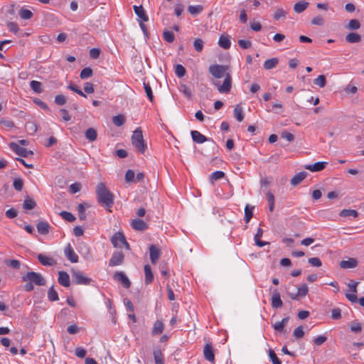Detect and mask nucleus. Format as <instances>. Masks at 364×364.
<instances>
[{
  "label": "nucleus",
  "mask_w": 364,
  "mask_h": 364,
  "mask_svg": "<svg viewBox=\"0 0 364 364\" xmlns=\"http://www.w3.org/2000/svg\"><path fill=\"white\" fill-rule=\"evenodd\" d=\"M96 193L99 203L107 208H111L114 204V196L106 188L103 183H100L97 186Z\"/></svg>",
  "instance_id": "1"
},
{
  "label": "nucleus",
  "mask_w": 364,
  "mask_h": 364,
  "mask_svg": "<svg viewBox=\"0 0 364 364\" xmlns=\"http://www.w3.org/2000/svg\"><path fill=\"white\" fill-rule=\"evenodd\" d=\"M132 143L133 146L141 153L144 154L146 149V144L145 143L142 131L140 127L136 128L132 136Z\"/></svg>",
  "instance_id": "2"
},
{
  "label": "nucleus",
  "mask_w": 364,
  "mask_h": 364,
  "mask_svg": "<svg viewBox=\"0 0 364 364\" xmlns=\"http://www.w3.org/2000/svg\"><path fill=\"white\" fill-rule=\"evenodd\" d=\"M23 282H30L33 285L43 286L46 284V280L43 276L38 272H28L21 277Z\"/></svg>",
  "instance_id": "3"
},
{
  "label": "nucleus",
  "mask_w": 364,
  "mask_h": 364,
  "mask_svg": "<svg viewBox=\"0 0 364 364\" xmlns=\"http://www.w3.org/2000/svg\"><path fill=\"white\" fill-rule=\"evenodd\" d=\"M213 85L217 88L220 93L227 94L230 91L232 87V77L230 73H226L222 84L220 81L215 80L213 82Z\"/></svg>",
  "instance_id": "4"
},
{
  "label": "nucleus",
  "mask_w": 364,
  "mask_h": 364,
  "mask_svg": "<svg viewBox=\"0 0 364 364\" xmlns=\"http://www.w3.org/2000/svg\"><path fill=\"white\" fill-rule=\"evenodd\" d=\"M228 67L223 65L214 64L209 67L210 73L215 78L220 79L225 77Z\"/></svg>",
  "instance_id": "5"
},
{
  "label": "nucleus",
  "mask_w": 364,
  "mask_h": 364,
  "mask_svg": "<svg viewBox=\"0 0 364 364\" xmlns=\"http://www.w3.org/2000/svg\"><path fill=\"white\" fill-rule=\"evenodd\" d=\"M72 277L73 283L77 285H89L92 282L90 278L78 270L73 272Z\"/></svg>",
  "instance_id": "6"
},
{
  "label": "nucleus",
  "mask_w": 364,
  "mask_h": 364,
  "mask_svg": "<svg viewBox=\"0 0 364 364\" xmlns=\"http://www.w3.org/2000/svg\"><path fill=\"white\" fill-rule=\"evenodd\" d=\"M111 242H112L113 246L115 247L122 248V247L124 246L127 249L129 248V245L127 243V242L126 241L125 237L120 232L115 233L112 236V237L111 239Z\"/></svg>",
  "instance_id": "7"
},
{
  "label": "nucleus",
  "mask_w": 364,
  "mask_h": 364,
  "mask_svg": "<svg viewBox=\"0 0 364 364\" xmlns=\"http://www.w3.org/2000/svg\"><path fill=\"white\" fill-rule=\"evenodd\" d=\"M9 146L12 151L21 157H28L29 155L33 154L32 151L27 150L26 148L21 147L16 143L11 142L10 143Z\"/></svg>",
  "instance_id": "8"
},
{
  "label": "nucleus",
  "mask_w": 364,
  "mask_h": 364,
  "mask_svg": "<svg viewBox=\"0 0 364 364\" xmlns=\"http://www.w3.org/2000/svg\"><path fill=\"white\" fill-rule=\"evenodd\" d=\"M64 255L65 257L72 263H76L78 262V255L75 252L71 245L67 244L64 249Z\"/></svg>",
  "instance_id": "9"
},
{
  "label": "nucleus",
  "mask_w": 364,
  "mask_h": 364,
  "mask_svg": "<svg viewBox=\"0 0 364 364\" xmlns=\"http://www.w3.org/2000/svg\"><path fill=\"white\" fill-rule=\"evenodd\" d=\"M131 227L135 230L144 231L148 229L149 225L144 220L139 218H136L132 220Z\"/></svg>",
  "instance_id": "10"
},
{
  "label": "nucleus",
  "mask_w": 364,
  "mask_h": 364,
  "mask_svg": "<svg viewBox=\"0 0 364 364\" xmlns=\"http://www.w3.org/2000/svg\"><path fill=\"white\" fill-rule=\"evenodd\" d=\"M124 255L120 252H115L112 254V256L109 262V265L111 267L120 265L124 260Z\"/></svg>",
  "instance_id": "11"
},
{
  "label": "nucleus",
  "mask_w": 364,
  "mask_h": 364,
  "mask_svg": "<svg viewBox=\"0 0 364 364\" xmlns=\"http://www.w3.org/2000/svg\"><path fill=\"white\" fill-rule=\"evenodd\" d=\"M164 330V323L162 320L157 319L153 324L151 335L153 336L160 335Z\"/></svg>",
  "instance_id": "12"
},
{
  "label": "nucleus",
  "mask_w": 364,
  "mask_h": 364,
  "mask_svg": "<svg viewBox=\"0 0 364 364\" xmlns=\"http://www.w3.org/2000/svg\"><path fill=\"white\" fill-rule=\"evenodd\" d=\"M58 283L65 287H68L70 285V279L69 274L65 271L58 272Z\"/></svg>",
  "instance_id": "13"
},
{
  "label": "nucleus",
  "mask_w": 364,
  "mask_h": 364,
  "mask_svg": "<svg viewBox=\"0 0 364 364\" xmlns=\"http://www.w3.org/2000/svg\"><path fill=\"white\" fill-rule=\"evenodd\" d=\"M114 279L119 282L122 283V284L125 288H129L130 287L131 282L128 277L122 272H117L114 274Z\"/></svg>",
  "instance_id": "14"
},
{
  "label": "nucleus",
  "mask_w": 364,
  "mask_h": 364,
  "mask_svg": "<svg viewBox=\"0 0 364 364\" xmlns=\"http://www.w3.org/2000/svg\"><path fill=\"white\" fill-rule=\"evenodd\" d=\"M149 255L151 263L155 264L160 257V250L156 245H151L149 246Z\"/></svg>",
  "instance_id": "15"
},
{
  "label": "nucleus",
  "mask_w": 364,
  "mask_h": 364,
  "mask_svg": "<svg viewBox=\"0 0 364 364\" xmlns=\"http://www.w3.org/2000/svg\"><path fill=\"white\" fill-rule=\"evenodd\" d=\"M271 305L274 309L281 308L283 305V302L281 299L280 294L275 289L273 292V295L271 299Z\"/></svg>",
  "instance_id": "16"
},
{
  "label": "nucleus",
  "mask_w": 364,
  "mask_h": 364,
  "mask_svg": "<svg viewBox=\"0 0 364 364\" xmlns=\"http://www.w3.org/2000/svg\"><path fill=\"white\" fill-rule=\"evenodd\" d=\"M327 164L326 161H318L314 164H307L304 167L312 172H316L324 169Z\"/></svg>",
  "instance_id": "17"
},
{
  "label": "nucleus",
  "mask_w": 364,
  "mask_h": 364,
  "mask_svg": "<svg viewBox=\"0 0 364 364\" xmlns=\"http://www.w3.org/2000/svg\"><path fill=\"white\" fill-rule=\"evenodd\" d=\"M191 135L193 141L197 144H203L209 140L205 136L196 130L191 131Z\"/></svg>",
  "instance_id": "18"
},
{
  "label": "nucleus",
  "mask_w": 364,
  "mask_h": 364,
  "mask_svg": "<svg viewBox=\"0 0 364 364\" xmlns=\"http://www.w3.org/2000/svg\"><path fill=\"white\" fill-rule=\"evenodd\" d=\"M203 354L205 358L210 361L213 362L215 360L214 353L211 344L206 343L204 346Z\"/></svg>",
  "instance_id": "19"
},
{
  "label": "nucleus",
  "mask_w": 364,
  "mask_h": 364,
  "mask_svg": "<svg viewBox=\"0 0 364 364\" xmlns=\"http://www.w3.org/2000/svg\"><path fill=\"white\" fill-rule=\"evenodd\" d=\"M135 14L140 18L139 21H147L149 20L148 16L146 15L142 6H133Z\"/></svg>",
  "instance_id": "20"
},
{
  "label": "nucleus",
  "mask_w": 364,
  "mask_h": 364,
  "mask_svg": "<svg viewBox=\"0 0 364 364\" xmlns=\"http://www.w3.org/2000/svg\"><path fill=\"white\" fill-rule=\"evenodd\" d=\"M37 258L40 263L43 266H53L55 264V261L52 257L43 254L38 255Z\"/></svg>",
  "instance_id": "21"
},
{
  "label": "nucleus",
  "mask_w": 364,
  "mask_h": 364,
  "mask_svg": "<svg viewBox=\"0 0 364 364\" xmlns=\"http://www.w3.org/2000/svg\"><path fill=\"white\" fill-rule=\"evenodd\" d=\"M358 266V262L354 258H350L348 260H342L340 262V267L342 269H352Z\"/></svg>",
  "instance_id": "22"
},
{
  "label": "nucleus",
  "mask_w": 364,
  "mask_h": 364,
  "mask_svg": "<svg viewBox=\"0 0 364 364\" xmlns=\"http://www.w3.org/2000/svg\"><path fill=\"white\" fill-rule=\"evenodd\" d=\"M307 176V173L305 171H301L294 175L291 179V184L292 186H296L299 184Z\"/></svg>",
  "instance_id": "23"
},
{
  "label": "nucleus",
  "mask_w": 364,
  "mask_h": 364,
  "mask_svg": "<svg viewBox=\"0 0 364 364\" xmlns=\"http://www.w3.org/2000/svg\"><path fill=\"white\" fill-rule=\"evenodd\" d=\"M38 232L41 235H47L49 232V225L47 222L40 221L36 225Z\"/></svg>",
  "instance_id": "24"
},
{
  "label": "nucleus",
  "mask_w": 364,
  "mask_h": 364,
  "mask_svg": "<svg viewBox=\"0 0 364 364\" xmlns=\"http://www.w3.org/2000/svg\"><path fill=\"white\" fill-rule=\"evenodd\" d=\"M144 274H145V283L149 284L154 280V275L151 271V268L149 264L144 266Z\"/></svg>",
  "instance_id": "25"
},
{
  "label": "nucleus",
  "mask_w": 364,
  "mask_h": 364,
  "mask_svg": "<svg viewBox=\"0 0 364 364\" xmlns=\"http://www.w3.org/2000/svg\"><path fill=\"white\" fill-rule=\"evenodd\" d=\"M218 45L220 47L224 49H228L231 46V41L228 36H221L218 41Z\"/></svg>",
  "instance_id": "26"
},
{
  "label": "nucleus",
  "mask_w": 364,
  "mask_h": 364,
  "mask_svg": "<svg viewBox=\"0 0 364 364\" xmlns=\"http://www.w3.org/2000/svg\"><path fill=\"white\" fill-rule=\"evenodd\" d=\"M339 215L343 218L351 217L355 218L358 217V213L353 209H343L340 212Z\"/></svg>",
  "instance_id": "27"
},
{
  "label": "nucleus",
  "mask_w": 364,
  "mask_h": 364,
  "mask_svg": "<svg viewBox=\"0 0 364 364\" xmlns=\"http://www.w3.org/2000/svg\"><path fill=\"white\" fill-rule=\"evenodd\" d=\"M309 3L305 1H300L296 3L294 6V10L296 13L300 14L303 12L308 7Z\"/></svg>",
  "instance_id": "28"
},
{
  "label": "nucleus",
  "mask_w": 364,
  "mask_h": 364,
  "mask_svg": "<svg viewBox=\"0 0 364 364\" xmlns=\"http://www.w3.org/2000/svg\"><path fill=\"white\" fill-rule=\"evenodd\" d=\"M279 63V60L277 58H272L264 61V68L266 70H271L275 68Z\"/></svg>",
  "instance_id": "29"
},
{
  "label": "nucleus",
  "mask_w": 364,
  "mask_h": 364,
  "mask_svg": "<svg viewBox=\"0 0 364 364\" xmlns=\"http://www.w3.org/2000/svg\"><path fill=\"white\" fill-rule=\"evenodd\" d=\"M86 139L89 141H94L97 137V131L94 128H89L85 133Z\"/></svg>",
  "instance_id": "30"
},
{
  "label": "nucleus",
  "mask_w": 364,
  "mask_h": 364,
  "mask_svg": "<svg viewBox=\"0 0 364 364\" xmlns=\"http://www.w3.org/2000/svg\"><path fill=\"white\" fill-rule=\"evenodd\" d=\"M234 117L238 122H242L244 119L242 107L240 105H237L233 110Z\"/></svg>",
  "instance_id": "31"
},
{
  "label": "nucleus",
  "mask_w": 364,
  "mask_h": 364,
  "mask_svg": "<svg viewBox=\"0 0 364 364\" xmlns=\"http://www.w3.org/2000/svg\"><path fill=\"white\" fill-rule=\"evenodd\" d=\"M153 354L156 364H164V358L161 350H154Z\"/></svg>",
  "instance_id": "32"
},
{
  "label": "nucleus",
  "mask_w": 364,
  "mask_h": 364,
  "mask_svg": "<svg viewBox=\"0 0 364 364\" xmlns=\"http://www.w3.org/2000/svg\"><path fill=\"white\" fill-rule=\"evenodd\" d=\"M254 208H255L254 206H250V205H246V206L245 208V218H244L245 223H249L250 220H251V218H252Z\"/></svg>",
  "instance_id": "33"
},
{
  "label": "nucleus",
  "mask_w": 364,
  "mask_h": 364,
  "mask_svg": "<svg viewBox=\"0 0 364 364\" xmlns=\"http://www.w3.org/2000/svg\"><path fill=\"white\" fill-rule=\"evenodd\" d=\"M203 10L202 5H191L188 7V12L193 16L198 15Z\"/></svg>",
  "instance_id": "34"
},
{
  "label": "nucleus",
  "mask_w": 364,
  "mask_h": 364,
  "mask_svg": "<svg viewBox=\"0 0 364 364\" xmlns=\"http://www.w3.org/2000/svg\"><path fill=\"white\" fill-rule=\"evenodd\" d=\"M360 39V36L356 33H350L346 37V41L350 43H358Z\"/></svg>",
  "instance_id": "35"
},
{
  "label": "nucleus",
  "mask_w": 364,
  "mask_h": 364,
  "mask_svg": "<svg viewBox=\"0 0 364 364\" xmlns=\"http://www.w3.org/2000/svg\"><path fill=\"white\" fill-rule=\"evenodd\" d=\"M31 89L36 93L40 94L43 92L41 82L32 80L30 82Z\"/></svg>",
  "instance_id": "36"
},
{
  "label": "nucleus",
  "mask_w": 364,
  "mask_h": 364,
  "mask_svg": "<svg viewBox=\"0 0 364 364\" xmlns=\"http://www.w3.org/2000/svg\"><path fill=\"white\" fill-rule=\"evenodd\" d=\"M225 177V173L222 171H216L211 173L210 176V182L213 183L215 181L221 179Z\"/></svg>",
  "instance_id": "37"
},
{
  "label": "nucleus",
  "mask_w": 364,
  "mask_h": 364,
  "mask_svg": "<svg viewBox=\"0 0 364 364\" xmlns=\"http://www.w3.org/2000/svg\"><path fill=\"white\" fill-rule=\"evenodd\" d=\"M87 207V205L85 203H80L77 205V211H78V216L79 218L82 220H85L86 219V214H85V208Z\"/></svg>",
  "instance_id": "38"
},
{
  "label": "nucleus",
  "mask_w": 364,
  "mask_h": 364,
  "mask_svg": "<svg viewBox=\"0 0 364 364\" xmlns=\"http://www.w3.org/2000/svg\"><path fill=\"white\" fill-rule=\"evenodd\" d=\"M112 122L117 127H121L125 122V117L122 114H117L112 117Z\"/></svg>",
  "instance_id": "39"
},
{
  "label": "nucleus",
  "mask_w": 364,
  "mask_h": 364,
  "mask_svg": "<svg viewBox=\"0 0 364 364\" xmlns=\"http://www.w3.org/2000/svg\"><path fill=\"white\" fill-rule=\"evenodd\" d=\"M36 202L28 197L24 200L23 208L26 210H32L36 207Z\"/></svg>",
  "instance_id": "40"
},
{
  "label": "nucleus",
  "mask_w": 364,
  "mask_h": 364,
  "mask_svg": "<svg viewBox=\"0 0 364 364\" xmlns=\"http://www.w3.org/2000/svg\"><path fill=\"white\" fill-rule=\"evenodd\" d=\"M92 70L90 68L87 67L81 70L80 77L81 79H87L90 77L92 75Z\"/></svg>",
  "instance_id": "41"
},
{
  "label": "nucleus",
  "mask_w": 364,
  "mask_h": 364,
  "mask_svg": "<svg viewBox=\"0 0 364 364\" xmlns=\"http://www.w3.org/2000/svg\"><path fill=\"white\" fill-rule=\"evenodd\" d=\"M48 298L51 301H55L59 299L58 294L53 287L48 291Z\"/></svg>",
  "instance_id": "42"
},
{
  "label": "nucleus",
  "mask_w": 364,
  "mask_h": 364,
  "mask_svg": "<svg viewBox=\"0 0 364 364\" xmlns=\"http://www.w3.org/2000/svg\"><path fill=\"white\" fill-rule=\"evenodd\" d=\"M19 16L22 19H30L33 16V13L27 9H21L19 11Z\"/></svg>",
  "instance_id": "43"
},
{
  "label": "nucleus",
  "mask_w": 364,
  "mask_h": 364,
  "mask_svg": "<svg viewBox=\"0 0 364 364\" xmlns=\"http://www.w3.org/2000/svg\"><path fill=\"white\" fill-rule=\"evenodd\" d=\"M14 188L17 191H21L23 186V181L21 178L17 177L14 179Z\"/></svg>",
  "instance_id": "44"
},
{
  "label": "nucleus",
  "mask_w": 364,
  "mask_h": 364,
  "mask_svg": "<svg viewBox=\"0 0 364 364\" xmlns=\"http://www.w3.org/2000/svg\"><path fill=\"white\" fill-rule=\"evenodd\" d=\"M314 83L320 87H324L326 84V77L323 75H318L314 80Z\"/></svg>",
  "instance_id": "45"
},
{
  "label": "nucleus",
  "mask_w": 364,
  "mask_h": 364,
  "mask_svg": "<svg viewBox=\"0 0 364 364\" xmlns=\"http://www.w3.org/2000/svg\"><path fill=\"white\" fill-rule=\"evenodd\" d=\"M60 215L68 222H73L75 220V217L70 212L61 211Z\"/></svg>",
  "instance_id": "46"
},
{
  "label": "nucleus",
  "mask_w": 364,
  "mask_h": 364,
  "mask_svg": "<svg viewBox=\"0 0 364 364\" xmlns=\"http://www.w3.org/2000/svg\"><path fill=\"white\" fill-rule=\"evenodd\" d=\"M163 36L164 40L168 43H172L175 39L173 33L170 31H164L163 33Z\"/></svg>",
  "instance_id": "47"
},
{
  "label": "nucleus",
  "mask_w": 364,
  "mask_h": 364,
  "mask_svg": "<svg viewBox=\"0 0 364 364\" xmlns=\"http://www.w3.org/2000/svg\"><path fill=\"white\" fill-rule=\"evenodd\" d=\"M194 49L197 52H201L203 49V41L200 38H196L193 41Z\"/></svg>",
  "instance_id": "48"
},
{
  "label": "nucleus",
  "mask_w": 364,
  "mask_h": 364,
  "mask_svg": "<svg viewBox=\"0 0 364 364\" xmlns=\"http://www.w3.org/2000/svg\"><path fill=\"white\" fill-rule=\"evenodd\" d=\"M269 357L272 364H282L280 360L278 358L274 351L272 349H269Z\"/></svg>",
  "instance_id": "49"
},
{
  "label": "nucleus",
  "mask_w": 364,
  "mask_h": 364,
  "mask_svg": "<svg viewBox=\"0 0 364 364\" xmlns=\"http://www.w3.org/2000/svg\"><path fill=\"white\" fill-rule=\"evenodd\" d=\"M144 88L145 90L146 96L148 97L149 100L152 102L154 100V95L152 93V90H151V86L149 85V83L144 82Z\"/></svg>",
  "instance_id": "50"
},
{
  "label": "nucleus",
  "mask_w": 364,
  "mask_h": 364,
  "mask_svg": "<svg viewBox=\"0 0 364 364\" xmlns=\"http://www.w3.org/2000/svg\"><path fill=\"white\" fill-rule=\"evenodd\" d=\"M175 73L178 77H182L186 74V69L182 65L178 64L175 68Z\"/></svg>",
  "instance_id": "51"
},
{
  "label": "nucleus",
  "mask_w": 364,
  "mask_h": 364,
  "mask_svg": "<svg viewBox=\"0 0 364 364\" xmlns=\"http://www.w3.org/2000/svg\"><path fill=\"white\" fill-rule=\"evenodd\" d=\"M360 26V22L356 19H351L348 24V28L350 30H357Z\"/></svg>",
  "instance_id": "52"
},
{
  "label": "nucleus",
  "mask_w": 364,
  "mask_h": 364,
  "mask_svg": "<svg viewBox=\"0 0 364 364\" xmlns=\"http://www.w3.org/2000/svg\"><path fill=\"white\" fill-rule=\"evenodd\" d=\"M293 335L296 338H301L304 336V328L302 326H299L296 328L294 331Z\"/></svg>",
  "instance_id": "53"
},
{
  "label": "nucleus",
  "mask_w": 364,
  "mask_h": 364,
  "mask_svg": "<svg viewBox=\"0 0 364 364\" xmlns=\"http://www.w3.org/2000/svg\"><path fill=\"white\" fill-rule=\"evenodd\" d=\"M54 102L58 105H64L66 103V97L63 95H58L55 97Z\"/></svg>",
  "instance_id": "54"
},
{
  "label": "nucleus",
  "mask_w": 364,
  "mask_h": 364,
  "mask_svg": "<svg viewBox=\"0 0 364 364\" xmlns=\"http://www.w3.org/2000/svg\"><path fill=\"white\" fill-rule=\"evenodd\" d=\"M6 264L15 269H18L21 267V263L17 259H9L6 261Z\"/></svg>",
  "instance_id": "55"
},
{
  "label": "nucleus",
  "mask_w": 364,
  "mask_h": 364,
  "mask_svg": "<svg viewBox=\"0 0 364 364\" xmlns=\"http://www.w3.org/2000/svg\"><path fill=\"white\" fill-rule=\"evenodd\" d=\"M309 291V287L306 284H303L297 289V294L299 296H304L307 294Z\"/></svg>",
  "instance_id": "56"
},
{
  "label": "nucleus",
  "mask_w": 364,
  "mask_h": 364,
  "mask_svg": "<svg viewBox=\"0 0 364 364\" xmlns=\"http://www.w3.org/2000/svg\"><path fill=\"white\" fill-rule=\"evenodd\" d=\"M350 328L352 332L359 333L362 330V326L359 322H352Z\"/></svg>",
  "instance_id": "57"
},
{
  "label": "nucleus",
  "mask_w": 364,
  "mask_h": 364,
  "mask_svg": "<svg viewBox=\"0 0 364 364\" xmlns=\"http://www.w3.org/2000/svg\"><path fill=\"white\" fill-rule=\"evenodd\" d=\"M33 102L43 110L49 109L48 105L38 98H35Z\"/></svg>",
  "instance_id": "58"
},
{
  "label": "nucleus",
  "mask_w": 364,
  "mask_h": 364,
  "mask_svg": "<svg viewBox=\"0 0 364 364\" xmlns=\"http://www.w3.org/2000/svg\"><path fill=\"white\" fill-rule=\"evenodd\" d=\"M134 176H135L134 172L132 170L129 169L128 171H127V172L125 173V181L127 183H131V182L134 181Z\"/></svg>",
  "instance_id": "59"
},
{
  "label": "nucleus",
  "mask_w": 364,
  "mask_h": 364,
  "mask_svg": "<svg viewBox=\"0 0 364 364\" xmlns=\"http://www.w3.org/2000/svg\"><path fill=\"white\" fill-rule=\"evenodd\" d=\"M308 262L311 265L316 267H319L322 264L321 261L318 257L309 258Z\"/></svg>",
  "instance_id": "60"
},
{
  "label": "nucleus",
  "mask_w": 364,
  "mask_h": 364,
  "mask_svg": "<svg viewBox=\"0 0 364 364\" xmlns=\"http://www.w3.org/2000/svg\"><path fill=\"white\" fill-rule=\"evenodd\" d=\"M7 27L9 30L14 33H18L19 30L18 24L15 22H9L7 23Z\"/></svg>",
  "instance_id": "61"
},
{
  "label": "nucleus",
  "mask_w": 364,
  "mask_h": 364,
  "mask_svg": "<svg viewBox=\"0 0 364 364\" xmlns=\"http://www.w3.org/2000/svg\"><path fill=\"white\" fill-rule=\"evenodd\" d=\"M238 44L239 46L243 48V49H247L251 47L252 46V42L249 40H243V39H241V40H239L238 41Z\"/></svg>",
  "instance_id": "62"
},
{
  "label": "nucleus",
  "mask_w": 364,
  "mask_h": 364,
  "mask_svg": "<svg viewBox=\"0 0 364 364\" xmlns=\"http://www.w3.org/2000/svg\"><path fill=\"white\" fill-rule=\"evenodd\" d=\"M287 15V12L282 9H277L274 13V18L276 20H279L282 17H285Z\"/></svg>",
  "instance_id": "63"
},
{
  "label": "nucleus",
  "mask_w": 364,
  "mask_h": 364,
  "mask_svg": "<svg viewBox=\"0 0 364 364\" xmlns=\"http://www.w3.org/2000/svg\"><path fill=\"white\" fill-rule=\"evenodd\" d=\"M311 23L317 26H322L324 23V18L321 16H316L311 20Z\"/></svg>",
  "instance_id": "64"
}]
</instances>
